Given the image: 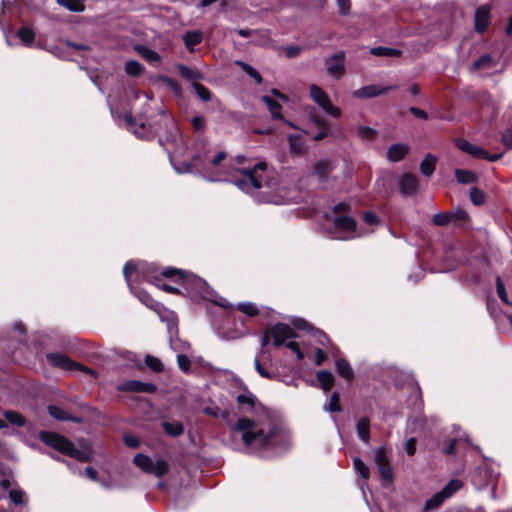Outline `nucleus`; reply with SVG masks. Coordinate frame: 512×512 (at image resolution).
I'll return each instance as SVG.
<instances>
[{"instance_id": "nucleus-1", "label": "nucleus", "mask_w": 512, "mask_h": 512, "mask_svg": "<svg viewBox=\"0 0 512 512\" xmlns=\"http://www.w3.org/2000/svg\"><path fill=\"white\" fill-rule=\"evenodd\" d=\"M173 142L176 144L172 151L162 141L161 144L168 152L170 162L177 173H190L193 167L201 171L204 177L212 182L228 181L245 193L255 195V192L263 188L270 189L273 187V181L266 176L267 165L265 162H257L252 167H232L231 164H222L226 160V153L218 151L213 157H209L207 152L192 155V163L188 161L176 162V156L182 150V139L176 131L172 135Z\"/></svg>"}, {"instance_id": "nucleus-2", "label": "nucleus", "mask_w": 512, "mask_h": 512, "mask_svg": "<svg viewBox=\"0 0 512 512\" xmlns=\"http://www.w3.org/2000/svg\"><path fill=\"white\" fill-rule=\"evenodd\" d=\"M237 408L243 414L236 423L232 424L227 411L220 416L229 425L233 437H239L245 449L249 453L265 456L268 452H274L285 448L288 435L274 425L257 397L248 389L236 396Z\"/></svg>"}, {"instance_id": "nucleus-3", "label": "nucleus", "mask_w": 512, "mask_h": 512, "mask_svg": "<svg viewBox=\"0 0 512 512\" xmlns=\"http://www.w3.org/2000/svg\"><path fill=\"white\" fill-rule=\"evenodd\" d=\"M162 274L166 277L177 275L178 279L181 280L182 287L192 299L208 300L226 309L232 307V304L219 296L204 279L196 275L185 274L182 270L175 268H166Z\"/></svg>"}, {"instance_id": "nucleus-4", "label": "nucleus", "mask_w": 512, "mask_h": 512, "mask_svg": "<svg viewBox=\"0 0 512 512\" xmlns=\"http://www.w3.org/2000/svg\"><path fill=\"white\" fill-rule=\"evenodd\" d=\"M138 271L144 280L154 284L158 288L172 294L179 293L180 290L178 287H175L170 284H166L163 282V278H166L162 274L163 271L158 272V268L152 264L147 262H139L138 264L133 263L132 261L126 262L123 268V275L127 282V285L130 286L129 276L132 272ZM167 279H173L174 281L181 284V280L178 279L177 275H173L172 277H167Z\"/></svg>"}, {"instance_id": "nucleus-5", "label": "nucleus", "mask_w": 512, "mask_h": 512, "mask_svg": "<svg viewBox=\"0 0 512 512\" xmlns=\"http://www.w3.org/2000/svg\"><path fill=\"white\" fill-rule=\"evenodd\" d=\"M349 206L346 203H339L333 207L332 212L327 216V220L333 225L331 237L339 240H349L362 236L356 229V222L353 217L346 214Z\"/></svg>"}, {"instance_id": "nucleus-6", "label": "nucleus", "mask_w": 512, "mask_h": 512, "mask_svg": "<svg viewBox=\"0 0 512 512\" xmlns=\"http://www.w3.org/2000/svg\"><path fill=\"white\" fill-rule=\"evenodd\" d=\"M40 439L49 447L80 461H89L90 456L86 451L74 447L73 443L65 437L53 432H40Z\"/></svg>"}, {"instance_id": "nucleus-7", "label": "nucleus", "mask_w": 512, "mask_h": 512, "mask_svg": "<svg viewBox=\"0 0 512 512\" xmlns=\"http://www.w3.org/2000/svg\"><path fill=\"white\" fill-rule=\"evenodd\" d=\"M152 110L151 104L146 103L138 118H133L130 114L125 115V124L136 137L149 139L153 136L155 129L149 121Z\"/></svg>"}, {"instance_id": "nucleus-8", "label": "nucleus", "mask_w": 512, "mask_h": 512, "mask_svg": "<svg viewBox=\"0 0 512 512\" xmlns=\"http://www.w3.org/2000/svg\"><path fill=\"white\" fill-rule=\"evenodd\" d=\"M271 337L273 339V345L280 347L283 344L292 350L296 354L298 360L303 359V353L299 347V344L295 341H288L298 337L292 327L285 323H277L270 329Z\"/></svg>"}, {"instance_id": "nucleus-9", "label": "nucleus", "mask_w": 512, "mask_h": 512, "mask_svg": "<svg viewBox=\"0 0 512 512\" xmlns=\"http://www.w3.org/2000/svg\"><path fill=\"white\" fill-rule=\"evenodd\" d=\"M133 463L147 474H153L156 477H162L169 471V464L165 460H157L155 463L152 459L142 453H138L133 458Z\"/></svg>"}, {"instance_id": "nucleus-10", "label": "nucleus", "mask_w": 512, "mask_h": 512, "mask_svg": "<svg viewBox=\"0 0 512 512\" xmlns=\"http://www.w3.org/2000/svg\"><path fill=\"white\" fill-rule=\"evenodd\" d=\"M310 97L326 114L335 118L341 115V110L332 104L329 95L320 86H310Z\"/></svg>"}, {"instance_id": "nucleus-11", "label": "nucleus", "mask_w": 512, "mask_h": 512, "mask_svg": "<svg viewBox=\"0 0 512 512\" xmlns=\"http://www.w3.org/2000/svg\"><path fill=\"white\" fill-rule=\"evenodd\" d=\"M47 360L51 365L66 371L83 370L87 373L92 372L90 369L82 367L62 353H49L47 354Z\"/></svg>"}, {"instance_id": "nucleus-12", "label": "nucleus", "mask_w": 512, "mask_h": 512, "mask_svg": "<svg viewBox=\"0 0 512 512\" xmlns=\"http://www.w3.org/2000/svg\"><path fill=\"white\" fill-rule=\"evenodd\" d=\"M5 41L9 47H42L41 39L36 34H5Z\"/></svg>"}, {"instance_id": "nucleus-13", "label": "nucleus", "mask_w": 512, "mask_h": 512, "mask_svg": "<svg viewBox=\"0 0 512 512\" xmlns=\"http://www.w3.org/2000/svg\"><path fill=\"white\" fill-rule=\"evenodd\" d=\"M345 53L340 51L325 60L327 73L334 79H340L345 74Z\"/></svg>"}, {"instance_id": "nucleus-14", "label": "nucleus", "mask_w": 512, "mask_h": 512, "mask_svg": "<svg viewBox=\"0 0 512 512\" xmlns=\"http://www.w3.org/2000/svg\"><path fill=\"white\" fill-rule=\"evenodd\" d=\"M418 184L417 177L412 173H403L398 177V188L403 197L414 195Z\"/></svg>"}, {"instance_id": "nucleus-15", "label": "nucleus", "mask_w": 512, "mask_h": 512, "mask_svg": "<svg viewBox=\"0 0 512 512\" xmlns=\"http://www.w3.org/2000/svg\"><path fill=\"white\" fill-rule=\"evenodd\" d=\"M491 21V7L489 5L479 6L474 15L475 32H486Z\"/></svg>"}, {"instance_id": "nucleus-16", "label": "nucleus", "mask_w": 512, "mask_h": 512, "mask_svg": "<svg viewBox=\"0 0 512 512\" xmlns=\"http://www.w3.org/2000/svg\"><path fill=\"white\" fill-rule=\"evenodd\" d=\"M117 389L125 392L154 393L156 392L157 387L153 383L129 380L119 384Z\"/></svg>"}, {"instance_id": "nucleus-17", "label": "nucleus", "mask_w": 512, "mask_h": 512, "mask_svg": "<svg viewBox=\"0 0 512 512\" xmlns=\"http://www.w3.org/2000/svg\"><path fill=\"white\" fill-rule=\"evenodd\" d=\"M496 67L497 61L491 55L484 54L473 63L471 71L479 72L482 75H489L496 71Z\"/></svg>"}, {"instance_id": "nucleus-18", "label": "nucleus", "mask_w": 512, "mask_h": 512, "mask_svg": "<svg viewBox=\"0 0 512 512\" xmlns=\"http://www.w3.org/2000/svg\"><path fill=\"white\" fill-rule=\"evenodd\" d=\"M396 88L397 86L367 85L355 90L353 96L356 98H373Z\"/></svg>"}, {"instance_id": "nucleus-19", "label": "nucleus", "mask_w": 512, "mask_h": 512, "mask_svg": "<svg viewBox=\"0 0 512 512\" xmlns=\"http://www.w3.org/2000/svg\"><path fill=\"white\" fill-rule=\"evenodd\" d=\"M456 146L463 152L471 155L475 158H483L487 157V151L482 149L481 147L474 145L470 143L469 141L465 139H457L456 140Z\"/></svg>"}, {"instance_id": "nucleus-20", "label": "nucleus", "mask_w": 512, "mask_h": 512, "mask_svg": "<svg viewBox=\"0 0 512 512\" xmlns=\"http://www.w3.org/2000/svg\"><path fill=\"white\" fill-rule=\"evenodd\" d=\"M409 152V146L403 143L392 144L388 147L386 156L390 162L401 161Z\"/></svg>"}, {"instance_id": "nucleus-21", "label": "nucleus", "mask_w": 512, "mask_h": 512, "mask_svg": "<svg viewBox=\"0 0 512 512\" xmlns=\"http://www.w3.org/2000/svg\"><path fill=\"white\" fill-rule=\"evenodd\" d=\"M455 216H458L459 218L461 219H464L466 217V213L463 212V211H458L456 213H452V212H448V213H445V212H441V213H437L433 216V224L436 225V226H445L447 224L450 223L451 219Z\"/></svg>"}, {"instance_id": "nucleus-22", "label": "nucleus", "mask_w": 512, "mask_h": 512, "mask_svg": "<svg viewBox=\"0 0 512 512\" xmlns=\"http://www.w3.org/2000/svg\"><path fill=\"white\" fill-rule=\"evenodd\" d=\"M335 370L340 377L347 381L352 380L354 376L353 369L351 368L349 362L342 358H339L335 361Z\"/></svg>"}, {"instance_id": "nucleus-23", "label": "nucleus", "mask_w": 512, "mask_h": 512, "mask_svg": "<svg viewBox=\"0 0 512 512\" xmlns=\"http://www.w3.org/2000/svg\"><path fill=\"white\" fill-rule=\"evenodd\" d=\"M358 438L364 442L369 443L370 440V421L367 417H362L358 420L356 425Z\"/></svg>"}, {"instance_id": "nucleus-24", "label": "nucleus", "mask_w": 512, "mask_h": 512, "mask_svg": "<svg viewBox=\"0 0 512 512\" xmlns=\"http://www.w3.org/2000/svg\"><path fill=\"white\" fill-rule=\"evenodd\" d=\"M254 367L259 376L262 378H266L269 380H276V381H283L284 380L280 377V374L277 372H271L263 367V365L260 362V358L258 356L254 359ZM285 384L289 385V382L285 381Z\"/></svg>"}, {"instance_id": "nucleus-25", "label": "nucleus", "mask_w": 512, "mask_h": 512, "mask_svg": "<svg viewBox=\"0 0 512 512\" xmlns=\"http://www.w3.org/2000/svg\"><path fill=\"white\" fill-rule=\"evenodd\" d=\"M290 151L292 154L300 155L304 152L306 146L301 134H292L288 137Z\"/></svg>"}, {"instance_id": "nucleus-26", "label": "nucleus", "mask_w": 512, "mask_h": 512, "mask_svg": "<svg viewBox=\"0 0 512 512\" xmlns=\"http://www.w3.org/2000/svg\"><path fill=\"white\" fill-rule=\"evenodd\" d=\"M437 159L431 154H427L420 163V172L423 176L429 177L435 170Z\"/></svg>"}, {"instance_id": "nucleus-27", "label": "nucleus", "mask_w": 512, "mask_h": 512, "mask_svg": "<svg viewBox=\"0 0 512 512\" xmlns=\"http://www.w3.org/2000/svg\"><path fill=\"white\" fill-rule=\"evenodd\" d=\"M332 170L331 162L327 159H321L314 164L313 172L319 179H325Z\"/></svg>"}, {"instance_id": "nucleus-28", "label": "nucleus", "mask_w": 512, "mask_h": 512, "mask_svg": "<svg viewBox=\"0 0 512 512\" xmlns=\"http://www.w3.org/2000/svg\"><path fill=\"white\" fill-rule=\"evenodd\" d=\"M317 380L325 392L330 391L334 384V376L329 370L319 371L317 373Z\"/></svg>"}, {"instance_id": "nucleus-29", "label": "nucleus", "mask_w": 512, "mask_h": 512, "mask_svg": "<svg viewBox=\"0 0 512 512\" xmlns=\"http://www.w3.org/2000/svg\"><path fill=\"white\" fill-rule=\"evenodd\" d=\"M262 100L274 119L283 120V116L281 114L282 106L277 101L273 100L269 96H263Z\"/></svg>"}, {"instance_id": "nucleus-30", "label": "nucleus", "mask_w": 512, "mask_h": 512, "mask_svg": "<svg viewBox=\"0 0 512 512\" xmlns=\"http://www.w3.org/2000/svg\"><path fill=\"white\" fill-rule=\"evenodd\" d=\"M370 53L377 57H399L402 54L399 49L383 46L371 48Z\"/></svg>"}, {"instance_id": "nucleus-31", "label": "nucleus", "mask_w": 512, "mask_h": 512, "mask_svg": "<svg viewBox=\"0 0 512 512\" xmlns=\"http://www.w3.org/2000/svg\"><path fill=\"white\" fill-rule=\"evenodd\" d=\"M128 287L130 288L131 292H133L136 297L147 307L153 309V310H157L158 309V302L154 301L152 299V297L144 290H139V291H136L134 292L132 286L128 285Z\"/></svg>"}, {"instance_id": "nucleus-32", "label": "nucleus", "mask_w": 512, "mask_h": 512, "mask_svg": "<svg viewBox=\"0 0 512 512\" xmlns=\"http://www.w3.org/2000/svg\"><path fill=\"white\" fill-rule=\"evenodd\" d=\"M3 415L11 425L23 427L26 424L25 417L16 411L6 410Z\"/></svg>"}, {"instance_id": "nucleus-33", "label": "nucleus", "mask_w": 512, "mask_h": 512, "mask_svg": "<svg viewBox=\"0 0 512 512\" xmlns=\"http://www.w3.org/2000/svg\"><path fill=\"white\" fill-rule=\"evenodd\" d=\"M162 427H163L164 431L172 437H177V436L183 434V432H184V427H183L182 423L179 421L163 422Z\"/></svg>"}, {"instance_id": "nucleus-34", "label": "nucleus", "mask_w": 512, "mask_h": 512, "mask_svg": "<svg viewBox=\"0 0 512 512\" xmlns=\"http://www.w3.org/2000/svg\"><path fill=\"white\" fill-rule=\"evenodd\" d=\"M235 64L237 66L241 67L242 70L247 75H249L251 78H253L258 85L262 84V82H263L262 76L254 67H252L251 65H249L241 60H236Z\"/></svg>"}, {"instance_id": "nucleus-35", "label": "nucleus", "mask_w": 512, "mask_h": 512, "mask_svg": "<svg viewBox=\"0 0 512 512\" xmlns=\"http://www.w3.org/2000/svg\"><path fill=\"white\" fill-rule=\"evenodd\" d=\"M135 50L143 57L145 58L148 62L152 63V64H155V63H159L160 62V56L158 55V53H156L155 51L145 47V46H142V45H138L135 47Z\"/></svg>"}, {"instance_id": "nucleus-36", "label": "nucleus", "mask_w": 512, "mask_h": 512, "mask_svg": "<svg viewBox=\"0 0 512 512\" xmlns=\"http://www.w3.org/2000/svg\"><path fill=\"white\" fill-rule=\"evenodd\" d=\"M48 412L51 417H53L57 420H71L74 422L80 421L78 418H70L68 413L65 410H63L62 408L55 406V405L48 406Z\"/></svg>"}, {"instance_id": "nucleus-37", "label": "nucleus", "mask_w": 512, "mask_h": 512, "mask_svg": "<svg viewBox=\"0 0 512 512\" xmlns=\"http://www.w3.org/2000/svg\"><path fill=\"white\" fill-rule=\"evenodd\" d=\"M57 2L72 12H82L85 9L83 0H57Z\"/></svg>"}, {"instance_id": "nucleus-38", "label": "nucleus", "mask_w": 512, "mask_h": 512, "mask_svg": "<svg viewBox=\"0 0 512 512\" xmlns=\"http://www.w3.org/2000/svg\"><path fill=\"white\" fill-rule=\"evenodd\" d=\"M202 36L203 34H184L183 41L190 52L194 51V47L202 41Z\"/></svg>"}, {"instance_id": "nucleus-39", "label": "nucleus", "mask_w": 512, "mask_h": 512, "mask_svg": "<svg viewBox=\"0 0 512 512\" xmlns=\"http://www.w3.org/2000/svg\"><path fill=\"white\" fill-rule=\"evenodd\" d=\"M353 465L356 472L364 479L367 480L370 476V471L368 466L359 458L355 457L353 459Z\"/></svg>"}, {"instance_id": "nucleus-40", "label": "nucleus", "mask_w": 512, "mask_h": 512, "mask_svg": "<svg viewBox=\"0 0 512 512\" xmlns=\"http://www.w3.org/2000/svg\"><path fill=\"white\" fill-rule=\"evenodd\" d=\"M446 499L444 497V494L442 492H438L435 495H433L430 499L426 500L424 508L425 510H432L438 508L442 502Z\"/></svg>"}, {"instance_id": "nucleus-41", "label": "nucleus", "mask_w": 512, "mask_h": 512, "mask_svg": "<svg viewBox=\"0 0 512 512\" xmlns=\"http://www.w3.org/2000/svg\"><path fill=\"white\" fill-rule=\"evenodd\" d=\"M461 487L462 482L460 480L453 479L442 488L441 492L444 494V497L448 498L457 492Z\"/></svg>"}, {"instance_id": "nucleus-42", "label": "nucleus", "mask_w": 512, "mask_h": 512, "mask_svg": "<svg viewBox=\"0 0 512 512\" xmlns=\"http://www.w3.org/2000/svg\"><path fill=\"white\" fill-rule=\"evenodd\" d=\"M373 456L375 464L378 468L380 466H386L390 464L388 456L386 455V452L382 447H378L377 449H375Z\"/></svg>"}, {"instance_id": "nucleus-43", "label": "nucleus", "mask_w": 512, "mask_h": 512, "mask_svg": "<svg viewBox=\"0 0 512 512\" xmlns=\"http://www.w3.org/2000/svg\"><path fill=\"white\" fill-rule=\"evenodd\" d=\"M496 290H497V295L499 296L501 301L512 307V302L508 298V294L506 292L505 286H504L500 276L496 277Z\"/></svg>"}, {"instance_id": "nucleus-44", "label": "nucleus", "mask_w": 512, "mask_h": 512, "mask_svg": "<svg viewBox=\"0 0 512 512\" xmlns=\"http://www.w3.org/2000/svg\"><path fill=\"white\" fill-rule=\"evenodd\" d=\"M125 71L130 76H138L142 73L143 67L138 61L130 60L125 64Z\"/></svg>"}, {"instance_id": "nucleus-45", "label": "nucleus", "mask_w": 512, "mask_h": 512, "mask_svg": "<svg viewBox=\"0 0 512 512\" xmlns=\"http://www.w3.org/2000/svg\"><path fill=\"white\" fill-rule=\"evenodd\" d=\"M455 176L459 183H473L475 181L474 173L468 170L456 169Z\"/></svg>"}, {"instance_id": "nucleus-46", "label": "nucleus", "mask_w": 512, "mask_h": 512, "mask_svg": "<svg viewBox=\"0 0 512 512\" xmlns=\"http://www.w3.org/2000/svg\"><path fill=\"white\" fill-rule=\"evenodd\" d=\"M328 412H339L341 410L339 394L334 392L330 396L328 404L325 406Z\"/></svg>"}, {"instance_id": "nucleus-47", "label": "nucleus", "mask_w": 512, "mask_h": 512, "mask_svg": "<svg viewBox=\"0 0 512 512\" xmlns=\"http://www.w3.org/2000/svg\"><path fill=\"white\" fill-rule=\"evenodd\" d=\"M309 338L310 341H316L323 347H325L326 344L329 342L327 335L319 330H311L309 332Z\"/></svg>"}, {"instance_id": "nucleus-48", "label": "nucleus", "mask_w": 512, "mask_h": 512, "mask_svg": "<svg viewBox=\"0 0 512 512\" xmlns=\"http://www.w3.org/2000/svg\"><path fill=\"white\" fill-rule=\"evenodd\" d=\"M145 363L151 370L155 372H161L163 370V364L157 357L146 355Z\"/></svg>"}, {"instance_id": "nucleus-49", "label": "nucleus", "mask_w": 512, "mask_h": 512, "mask_svg": "<svg viewBox=\"0 0 512 512\" xmlns=\"http://www.w3.org/2000/svg\"><path fill=\"white\" fill-rule=\"evenodd\" d=\"M9 497H10V500L16 505L26 503V496H25L24 492L21 490L12 489L9 492Z\"/></svg>"}, {"instance_id": "nucleus-50", "label": "nucleus", "mask_w": 512, "mask_h": 512, "mask_svg": "<svg viewBox=\"0 0 512 512\" xmlns=\"http://www.w3.org/2000/svg\"><path fill=\"white\" fill-rule=\"evenodd\" d=\"M357 135L365 140H371L376 135V130L368 127V126H360L357 129Z\"/></svg>"}, {"instance_id": "nucleus-51", "label": "nucleus", "mask_w": 512, "mask_h": 512, "mask_svg": "<svg viewBox=\"0 0 512 512\" xmlns=\"http://www.w3.org/2000/svg\"><path fill=\"white\" fill-rule=\"evenodd\" d=\"M470 199L475 205H481L485 201V195L480 189L474 187L470 190Z\"/></svg>"}, {"instance_id": "nucleus-52", "label": "nucleus", "mask_w": 512, "mask_h": 512, "mask_svg": "<svg viewBox=\"0 0 512 512\" xmlns=\"http://www.w3.org/2000/svg\"><path fill=\"white\" fill-rule=\"evenodd\" d=\"M177 363H178L179 368L182 371L188 372L190 370L191 361H190L188 355H186L184 353H178L177 354Z\"/></svg>"}, {"instance_id": "nucleus-53", "label": "nucleus", "mask_w": 512, "mask_h": 512, "mask_svg": "<svg viewBox=\"0 0 512 512\" xmlns=\"http://www.w3.org/2000/svg\"><path fill=\"white\" fill-rule=\"evenodd\" d=\"M238 309L248 316H254L258 314V309L253 303H239Z\"/></svg>"}, {"instance_id": "nucleus-54", "label": "nucleus", "mask_w": 512, "mask_h": 512, "mask_svg": "<svg viewBox=\"0 0 512 512\" xmlns=\"http://www.w3.org/2000/svg\"><path fill=\"white\" fill-rule=\"evenodd\" d=\"M170 345L171 348L177 353H184L190 350V344L180 340H172Z\"/></svg>"}, {"instance_id": "nucleus-55", "label": "nucleus", "mask_w": 512, "mask_h": 512, "mask_svg": "<svg viewBox=\"0 0 512 512\" xmlns=\"http://www.w3.org/2000/svg\"><path fill=\"white\" fill-rule=\"evenodd\" d=\"M336 4L338 7L339 14L346 16L350 13V10H351V1L350 0H336Z\"/></svg>"}, {"instance_id": "nucleus-56", "label": "nucleus", "mask_w": 512, "mask_h": 512, "mask_svg": "<svg viewBox=\"0 0 512 512\" xmlns=\"http://www.w3.org/2000/svg\"><path fill=\"white\" fill-rule=\"evenodd\" d=\"M379 470V473L381 475V477L387 481V482H392L393 481V470H392V467L391 465H386V466H380L378 468Z\"/></svg>"}, {"instance_id": "nucleus-57", "label": "nucleus", "mask_w": 512, "mask_h": 512, "mask_svg": "<svg viewBox=\"0 0 512 512\" xmlns=\"http://www.w3.org/2000/svg\"><path fill=\"white\" fill-rule=\"evenodd\" d=\"M195 90H196V93L197 95L199 96V98L203 101H209L210 98H211V93L210 91L202 86V85H196L195 86Z\"/></svg>"}, {"instance_id": "nucleus-58", "label": "nucleus", "mask_w": 512, "mask_h": 512, "mask_svg": "<svg viewBox=\"0 0 512 512\" xmlns=\"http://www.w3.org/2000/svg\"><path fill=\"white\" fill-rule=\"evenodd\" d=\"M123 441L125 445L130 448H138L140 445V440L137 437L130 434H125L123 436Z\"/></svg>"}, {"instance_id": "nucleus-59", "label": "nucleus", "mask_w": 512, "mask_h": 512, "mask_svg": "<svg viewBox=\"0 0 512 512\" xmlns=\"http://www.w3.org/2000/svg\"><path fill=\"white\" fill-rule=\"evenodd\" d=\"M181 76L186 79L192 80L196 78V72L185 65H179L178 67Z\"/></svg>"}, {"instance_id": "nucleus-60", "label": "nucleus", "mask_w": 512, "mask_h": 512, "mask_svg": "<svg viewBox=\"0 0 512 512\" xmlns=\"http://www.w3.org/2000/svg\"><path fill=\"white\" fill-rule=\"evenodd\" d=\"M191 123L195 131H202L205 127V119L201 116L193 117Z\"/></svg>"}, {"instance_id": "nucleus-61", "label": "nucleus", "mask_w": 512, "mask_h": 512, "mask_svg": "<svg viewBox=\"0 0 512 512\" xmlns=\"http://www.w3.org/2000/svg\"><path fill=\"white\" fill-rule=\"evenodd\" d=\"M292 324L299 330H309V332L312 330L310 329L309 323L302 318H295Z\"/></svg>"}, {"instance_id": "nucleus-62", "label": "nucleus", "mask_w": 512, "mask_h": 512, "mask_svg": "<svg viewBox=\"0 0 512 512\" xmlns=\"http://www.w3.org/2000/svg\"><path fill=\"white\" fill-rule=\"evenodd\" d=\"M405 451L409 456H412L416 452V440L410 438L405 442Z\"/></svg>"}, {"instance_id": "nucleus-63", "label": "nucleus", "mask_w": 512, "mask_h": 512, "mask_svg": "<svg viewBox=\"0 0 512 512\" xmlns=\"http://www.w3.org/2000/svg\"><path fill=\"white\" fill-rule=\"evenodd\" d=\"M502 141L508 148H512V128L507 129L502 135Z\"/></svg>"}, {"instance_id": "nucleus-64", "label": "nucleus", "mask_w": 512, "mask_h": 512, "mask_svg": "<svg viewBox=\"0 0 512 512\" xmlns=\"http://www.w3.org/2000/svg\"><path fill=\"white\" fill-rule=\"evenodd\" d=\"M300 51H301V48L297 47V46H287L285 48L286 56L288 58L296 57L300 53Z\"/></svg>"}]
</instances>
